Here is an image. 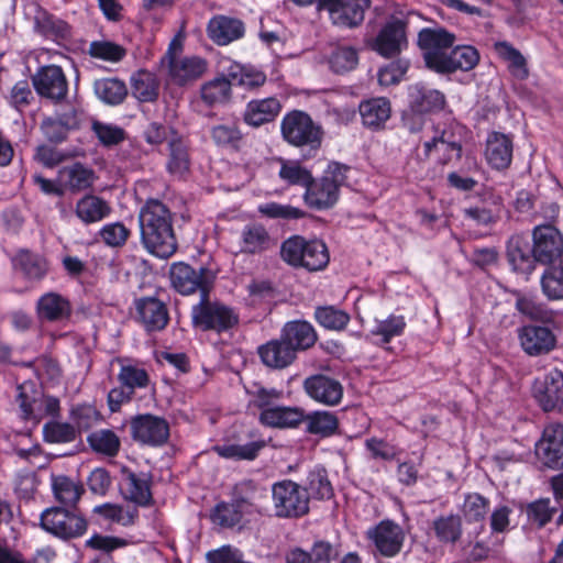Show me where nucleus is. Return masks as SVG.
I'll return each instance as SVG.
<instances>
[{
	"mask_svg": "<svg viewBox=\"0 0 563 563\" xmlns=\"http://www.w3.org/2000/svg\"><path fill=\"white\" fill-rule=\"evenodd\" d=\"M139 220L142 242L151 254L167 258L176 252L172 213L164 203L148 200L141 209Z\"/></svg>",
	"mask_w": 563,
	"mask_h": 563,
	"instance_id": "f257e3e1",
	"label": "nucleus"
},
{
	"mask_svg": "<svg viewBox=\"0 0 563 563\" xmlns=\"http://www.w3.org/2000/svg\"><path fill=\"white\" fill-rule=\"evenodd\" d=\"M283 139L296 147L318 150L323 139V130L311 117L300 110H294L284 115L280 122Z\"/></svg>",
	"mask_w": 563,
	"mask_h": 563,
	"instance_id": "f03ea898",
	"label": "nucleus"
},
{
	"mask_svg": "<svg viewBox=\"0 0 563 563\" xmlns=\"http://www.w3.org/2000/svg\"><path fill=\"white\" fill-rule=\"evenodd\" d=\"M282 258L292 266H301L308 271H319L329 263L327 246L319 240L307 241L295 235L287 239L280 249Z\"/></svg>",
	"mask_w": 563,
	"mask_h": 563,
	"instance_id": "7ed1b4c3",
	"label": "nucleus"
},
{
	"mask_svg": "<svg viewBox=\"0 0 563 563\" xmlns=\"http://www.w3.org/2000/svg\"><path fill=\"white\" fill-rule=\"evenodd\" d=\"M256 486L252 481H244L235 485L232 503L217 505L211 514L214 525L231 528L240 523L244 515L256 511L254 497Z\"/></svg>",
	"mask_w": 563,
	"mask_h": 563,
	"instance_id": "20e7f679",
	"label": "nucleus"
},
{
	"mask_svg": "<svg viewBox=\"0 0 563 563\" xmlns=\"http://www.w3.org/2000/svg\"><path fill=\"white\" fill-rule=\"evenodd\" d=\"M454 43L455 35L442 27H427L418 35V44L427 67L441 74H448L450 51Z\"/></svg>",
	"mask_w": 563,
	"mask_h": 563,
	"instance_id": "39448f33",
	"label": "nucleus"
},
{
	"mask_svg": "<svg viewBox=\"0 0 563 563\" xmlns=\"http://www.w3.org/2000/svg\"><path fill=\"white\" fill-rule=\"evenodd\" d=\"M274 510L277 517H299L308 512L309 496L307 489L291 481L275 483L272 487Z\"/></svg>",
	"mask_w": 563,
	"mask_h": 563,
	"instance_id": "423d86ee",
	"label": "nucleus"
},
{
	"mask_svg": "<svg viewBox=\"0 0 563 563\" xmlns=\"http://www.w3.org/2000/svg\"><path fill=\"white\" fill-rule=\"evenodd\" d=\"M42 528L64 540L81 537L87 531L86 519L76 511L60 507L45 509L41 515Z\"/></svg>",
	"mask_w": 563,
	"mask_h": 563,
	"instance_id": "0eeeda50",
	"label": "nucleus"
},
{
	"mask_svg": "<svg viewBox=\"0 0 563 563\" xmlns=\"http://www.w3.org/2000/svg\"><path fill=\"white\" fill-rule=\"evenodd\" d=\"M194 324L201 330H214L218 333L225 332L236 325L238 314L228 306L201 298L199 303L192 307Z\"/></svg>",
	"mask_w": 563,
	"mask_h": 563,
	"instance_id": "6e6552de",
	"label": "nucleus"
},
{
	"mask_svg": "<svg viewBox=\"0 0 563 563\" xmlns=\"http://www.w3.org/2000/svg\"><path fill=\"white\" fill-rule=\"evenodd\" d=\"M214 278V272L205 266L195 269L184 262H178L170 267L172 285L183 295H190L199 290L201 298H205Z\"/></svg>",
	"mask_w": 563,
	"mask_h": 563,
	"instance_id": "1a4fd4ad",
	"label": "nucleus"
},
{
	"mask_svg": "<svg viewBox=\"0 0 563 563\" xmlns=\"http://www.w3.org/2000/svg\"><path fill=\"white\" fill-rule=\"evenodd\" d=\"M532 395L543 411L563 409V372L552 368L537 377L532 385Z\"/></svg>",
	"mask_w": 563,
	"mask_h": 563,
	"instance_id": "9d476101",
	"label": "nucleus"
},
{
	"mask_svg": "<svg viewBox=\"0 0 563 563\" xmlns=\"http://www.w3.org/2000/svg\"><path fill=\"white\" fill-rule=\"evenodd\" d=\"M369 45L383 57L389 58L400 54L408 45L406 21L399 16H391L384 23Z\"/></svg>",
	"mask_w": 563,
	"mask_h": 563,
	"instance_id": "9b49d317",
	"label": "nucleus"
},
{
	"mask_svg": "<svg viewBox=\"0 0 563 563\" xmlns=\"http://www.w3.org/2000/svg\"><path fill=\"white\" fill-rule=\"evenodd\" d=\"M369 7V0H320L319 9L327 11L332 23L340 27L360 25Z\"/></svg>",
	"mask_w": 563,
	"mask_h": 563,
	"instance_id": "f8f14e48",
	"label": "nucleus"
},
{
	"mask_svg": "<svg viewBox=\"0 0 563 563\" xmlns=\"http://www.w3.org/2000/svg\"><path fill=\"white\" fill-rule=\"evenodd\" d=\"M532 253L537 262L551 265L563 257V236L552 225H539L532 232Z\"/></svg>",
	"mask_w": 563,
	"mask_h": 563,
	"instance_id": "ddd939ff",
	"label": "nucleus"
},
{
	"mask_svg": "<svg viewBox=\"0 0 563 563\" xmlns=\"http://www.w3.org/2000/svg\"><path fill=\"white\" fill-rule=\"evenodd\" d=\"M119 486L124 499L142 507L151 505L152 493L148 474L144 472L136 473L128 467H122Z\"/></svg>",
	"mask_w": 563,
	"mask_h": 563,
	"instance_id": "4468645a",
	"label": "nucleus"
},
{
	"mask_svg": "<svg viewBox=\"0 0 563 563\" xmlns=\"http://www.w3.org/2000/svg\"><path fill=\"white\" fill-rule=\"evenodd\" d=\"M537 454L551 468H563V426L551 423L537 443Z\"/></svg>",
	"mask_w": 563,
	"mask_h": 563,
	"instance_id": "2eb2a0df",
	"label": "nucleus"
},
{
	"mask_svg": "<svg viewBox=\"0 0 563 563\" xmlns=\"http://www.w3.org/2000/svg\"><path fill=\"white\" fill-rule=\"evenodd\" d=\"M368 539L377 551L385 556H395L402 548L405 532L393 521L384 520L367 531Z\"/></svg>",
	"mask_w": 563,
	"mask_h": 563,
	"instance_id": "dca6fc26",
	"label": "nucleus"
},
{
	"mask_svg": "<svg viewBox=\"0 0 563 563\" xmlns=\"http://www.w3.org/2000/svg\"><path fill=\"white\" fill-rule=\"evenodd\" d=\"M131 430L136 441L153 446L165 443L169 435L167 422L152 415L134 418L131 422Z\"/></svg>",
	"mask_w": 563,
	"mask_h": 563,
	"instance_id": "f3484780",
	"label": "nucleus"
},
{
	"mask_svg": "<svg viewBox=\"0 0 563 563\" xmlns=\"http://www.w3.org/2000/svg\"><path fill=\"white\" fill-rule=\"evenodd\" d=\"M522 350L530 356L548 354L556 346V336L547 327L525 325L518 332Z\"/></svg>",
	"mask_w": 563,
	"mask_h": 563,
	"instance_id": "a211bd4d",
	"label": "nucleus"
},
{
	"mask_svg": "<svg viewBox=\"0 0 563 563\" xmlns=\"http://www.w3.org/2000/svg\"><path fill=\"white\" fill-rule=\"evenodd\" d=\"M35 90L49 99L60 100L67 93V81L60 67H42L33 77Z\"/></svg>",
	"mask_w": 563,
	"mask_h": 563,
	"instance_id": "6ab92c4d",
	"label": "nucleus"
},
{
	"mask_svg": "<svg viewBox=\"0 0 563 563\" xmlns=\"http://www.w3.org/2000/svg\"><path fill=\"white\" fill-rule=\"evenodd\" d=\"M303 387L313 400L327 406L338 405L343 397L342 385L338 380L324 375L307 378Z\"/></svg>",
	"mask_w": 563,
	"mask_h": 563,
	"instance_id": "aec40b11",
	"label": "nucleus"
},
{
	"mask_svg": "<svg viewBox=\"0 0 563 563\" xmlns=\"http://www.w3.org/2000/svg\"><path fill=\"white\" fill-rule=\"evenodd\" d=\"M207 70V62L198 56L170 57L168 60L169 79L176 85H186L198 79Z\"/></svg>",
	"mask_w": 563,
	"mask_h": 563,
	"instance_id": "412c9836",
	"label": "nucleus"
},
{
	"mask_svg": "<svg viewBox=\"0 0 563 563\" xmlns=\"http://www.w3.org/2000/svg\"><path fill=\"white\" fill-rule=\"evenodd\" d=\"M280 111L282 103L276 97L253 99L246 103L243 120L247 125L258 128L273 122Z\"/></svg>",
	"mask_w": 563,
	"mask_h": 563,
	"instance_id": "4be33fe9",
	"label": "nucleus"
},
{
	"mask_svg": "<svg viewBox=\"0 0 563 563\" xmlns=\"http://www.w3.org/2000/svg\"><path fill=\"white\" fill-rule=\"evenodd\" d=\"M137 317L147 331L163 330L168 323V312L165 305L153 297L135 301Z\"/></svg>",
	"mask_w": 563,
	"mask_h": 563,
	"instance_id": "5701e85b",
	"label": "nucleus"
},
{
	"mask_svg": "<svg viewBox=\"0 0 563 563\" xmlns=\"http://www.w3.org/2000/svg\"><path fill=\"white\" fill-rule=\"evenodd\" d=\"M512 141L503 133L493 132L486 140L485 158L495 169H506L512 161Z\"/></svg>",
	"mask_w": 563,
	"mask_h": 563,
	"instance_id": "b1692460",
	"label": "nucleus"
},
{
	"mask_svg": "<svg viewBox=\"0 0 563 563\" xmlns=\"http://www.w3.org/2000/svg\"><path fill=\"white\" fill-rule=\"evenodd\" d=\"M19 404L22 417L25 420H33L37 423L45 416H55L59 410V401L54 397H44L42 399L30 398L25 394V387H19Z\"/></svg>",
	"mask_w": 563,
	"mask_h": 563,
	"instance_id": "393cba45",
	"label": "nucleus"
},
{
	"mask_svg": "<svg viewBox=\"0 0 563 563\" xmlns=\"http://www.w3.org/2000/svg\"><path fill=\"white\" fill-rule=\"evenodd\" d=\"M208 36L218 45H228L244 35V24L239 19L224 15L212 18L207 27Z\"/></svg>",
	"mask_w": 563,
	"mask_h": 563,
	"instance_id": "a878e982",
	"label": "nucleus"
},
{
	"mask_svg": "<svg viewBox=\"0 0 563 563\" xmlns=\"http://www.w3.org/2000/svg\"><path fill=\"white\" fill-rule=\"evenodd\" d=\"M409 103L416 112H433L444 108L445 97L440 90L416 84L409 88Z\"/></svg>",
	"mask_w": 563,
	"mask_h": 563,
	"instance_id": "bb28decb",
	"label": "nucleus"
},
{
	"mask_svg": "<svg viewBox=\"0 0 563 563\" xmlns=\"http://www.w3.org/2000/svg\"><path fill=\"white\" fill-rule=\"evenodd\" d=\"M60 186L66 191L78 192L88 189L95 181V173L80 163H74L58 170Z\"/></svg>",
	"mask_w": 563,
	"mask_h": 563,
	"instance_id": "cd10ccee",
	"label": "nucleus"
},
{
	"mask_svg": "<svg viewBox=\"0 0 563 563\" xmlns=\"http://www.w3.org/2000/svg\"><path fill=\"white\" fill-rule=\"evenodd\" d=\"M258 355L262 362L272 368L287 367L296 358L294 347L283 336H280V340H272L260 346Z\"/></svg>",
	"mask_w": 563,
	"mask_h": 563,
	"instance_id": "c85d7f7f",
	"label": "nucleus"
},
{
	"mask_svg": "<svg viewBox=\"0 0 563 563\" xmlns=\"http://www.w3.org/2000/svg\"><path fill=\"white\" fill-rule=\"evenodd\" d=\"M274 245L275 241L262 224H249L241 231L240 251L242 253L257 254L269 250Z\"/></svg>",
	"mask_w": 563,
	"mask_h": 563,
	"instance_id": "c756f323",
	"label": "nucleus"
},
{
	"mask_svg": "<svg viewBox=\"0 0 563 563\" xmlns=\"http://www.w3.org/2000/svg\"><path fill=\"white\" fill-rule=\"evenodd\" d=\"M303 418L305 416L301 409L277 405L258 415V420L263 426L280 429L295 428L301 423Z\"/></svg>",
	"mask_w": 563,
	"mask_h": 563,
	"instance_id": "7c9ffc66",
	"label": "nucleus"
},
{
	"mask_svg": "<svg viewBox=\"0 0 563 563\" xmlns=\"http://www.w3.org/2000/svg\"><path fill=\"white\" fill-rule=\"evenodd\" d=\"M77 218L85 224L97 223L111 213L110 205L95 195H86L80 198L75 207Z\"/></svg>",
	"mask_w": 563,
	"mask_h": 563,
	"instance_id": "2f4dec72",
	"label": "nucleus"
},
{
	"mask_svg": "<svg viewBox=\"0 0 563 563\" xmlns=\"http://www.w3.org/2000/svg\"><path fill=\"white\" fill-rule=\"evenodd\" d=\"M13 266L26 279L40 280L48 272V263L42 255L21 250L13 258Z\"/></svg>",
	"mask_w": 563,
	"mask_h": 563,
	"instance_id": "473e14b6",
	"label": "nucleus"
},
{
	"mask_svg": "<svg viewBox=\"0 0 563 563\" xmlns=\"http://www.w3.org/2000/svg\"><path fill=\"white\" fill-rule=\"evenodd\" d=\"M507 257L512 269L519 274L529 275L534 271L537 260L532 249L520 238H511L507 246Z\"/></svg>",
	"mask_w": 563,
	"mask_h": 563,
	"instance_id": "72a5a7b5",
	"label": "nucleus"
},
{
	"mask_svg": "<svg viewBox=\"0 0 563 563\" xmlns=\"http://www.w3.org/2000/svg\"><path fill=\"white\" fill-rule=\"evenodd\" d=\"M283 339L294 347V352L307 350L317 341L313 327L306 321H292L286 323L282 333Z\"/></svg>",
	"mask_w": 563,
	"mask_h": 563,
	"instance_id": "f704fd0d",
	"label": "nucleus"
},
{
	"mask_svg": "<svg viewBox=\"0 0 563 563\" xmlns=\"http://www.w3.org/2000/svg\"><path fill=\"white\" fill-rule=\"evenodd\" d=\"M362 122L369 129H379L390 118V103L386 98H373L363 101L360 107Z\"/></svg>",
	"mask_w": 563,
	"mask_h": 563,
	"instance_id": "c9c22d12",
	"label": "nucleus"
},
{
	"mask_svg": "<svg viewBox=\"0 0 563 563\" xmlns=\"http://www.w3.org/2000/svg\"><path fill=\"white\" fill-rule=\"evenodd\" d=\"M338 194L339 190L335 189L334 183L322 177L319 181L311 180L307 185L305 200L310 207L324 209L334 205Z\"/></svg>",
	"mask_w": 563,
	"mask_h": 563,
	"instance_id": "e433bc0d",
	"label": "nucleus"
},
{
	"mask_svg": "<svg viewBox=\"0 0 563 563\" xmlns=\"http://www.w3.org/2000/svg\"><path fill=\"white\" fill-rule=\"evenodd\" d=\"M37 314L47 321H58L70 314L69 301L56 292H47L37 301Z\"/></svg>",
	"mask_w": 563,
	"mask_h": 563,
	"instance_id": "4c0bfd02",
	"label": "nucleus"
},
{
	"mask_svg": "<svg viewBox=\"0 0 563 563\" xmlns=\"http://www.w3.org/2000/svg\"><path fill=\"white\" fill-rule=\"evenodd\" d=\"M34 27L36 32L52 41L64 40L69 35L68 24L44 10L36 11Z\"/></svg>",
	"mask_w": 563,
	"mask_h": 563,
	"instance_id": "58836bf2",
	"label": "nucleus"
},
{
	"mask_svg": "<svg viewBox=\"0 0 563 563\" xmlns=\"http://www.w3.org/2000/svg\"><path fill=\"white\" fill-rule=\"evenodd\" d=\"M52 489L55 499L65 506H75L85 492L81 484L64 475L52 476Z\"/></svg>",
	"mask_w": 563,
	"mask_h": 563,
	"instance_id": "ea45409f",
	"label": "nucleus"
},
{
	"mask_svg": "<svg viewBox=\"0 0 563 563\" xmlns=\"http://www.w3.org/2000/svg\"><path fill=\"white\" fill-rule=\"evenodd\" d=\"M404 316L390 314L386 319L375 320L371 335L376 338L379 345L388 344L394 338L400 336L406 329Z\"/></svg>",
	"mask_w": 563,
	"mask_h": 563,
	"instance_id": "a19ab883",
	"label": "nucleus"
},
{
	"mask_svg": "<svg viewBox=\"0 0 563 563\" xmlns=\"http://www.w3.org/2000/svg\"><path fill=\"white\" fill-rule=\"evenodd\" d=\"M423 146L427 157H434L443 164L460 157L461 153L460 145L453 141L446 140L444 133L437 134L431 140L426 141Z\"/></svg>",
	"mask_w": 563,
	"mask_h": 563,
	"instance_id": "79ce46f5",
	"label": "nucleus"
},
{
	"mask_svg": "<svg viewBox=\"0 0 563 563\" xmlns=\"http://www.w3.org/2000/svg\"><path fill=\"white\" fill-rule=\"evenodd\" d=\"M496 54L508 64V69L518 79L528 77L526 58L508 42H497L494 45Z\"/></svg>",
	"mask_w": 563,
	"mask_h": 563,
	"instance_id": "37998d69",
	"label": "nucleus"
},
{
	"mask_svg": "<svg viewBox=\"0 0 563 563\" xmlns=\"http://www.w3.org/2000/svg\"><path fill=\"white\" fill-rule=\"evenodd\" d=\"M232 80L217 77L201 87V98L209 106L223 104L231 99Z\"/></svg>",
	"mask_w": 563,
	"mask_h": 563,
	"instance_id": "c03bdc74",
	"label": "nucleus"
},
{
	"mask_svg": "<svg viewBox=\"0 0 563 563\" xmlns=\"http://www.w3.org/2000/svg\"><path fill=\"white\" fill-rule=\"evenodd\" d=\"M227 76L232 82L247 89L257 88L266 81V76L263 71L238 63H232L228 67Z\"/></svg>",
	"mask_w": 563,
	"mask_h": 563,
	"instance_id": "a18cd8bd",
	"label": "nucleus"
},
{
	"mask_svg": "<svg viewBox=\"0 0 563 563\" xmlns=\"http://www.w3.org/2000/svg\"><path fill=\"white\" fill-rule=\"evenodd\" d=\"M95 92L104 103L119 104L126 97L128 89L122 80L117 78H103L96 80Z\"/></svg>",
	"mask_w": 563,
	"mask_h": 563,
	"instance_id": "49530a36",
	"label": "nucleus"
},
{
	"mask_svg": "<svg viewBox=\"0 0 563 563\" xmlns=\"http://www.w3.org/2000/svg\"><path fill=\"white\" fill-rule=\"evenodd\" d=\"M479 62L477 49L471 45H457L450 51L448 74L456 70L467 71Z\"/></svg>",
	"mask_w": 563,
	"mask_h": 563,
	"instance_id": "de8ad7c7",
	"label": "nucleus"
},
{
	"mask_svg": "<svg viewBox=\"0 0 563 563\" xmlns=\"http://www.w3.org/2000/svg\"><path fill=\"white\" fill-rule=\"evenodd\" d=\"M132 95L142 102H150L157 97L155 76L146 70L135 73L131 78Z\"/></svg>",
	"mask_w": 563,
	"mask_h": 563,
	"instance_id": "09e8293b",
	"label": "nucleus"
},
{
	"mask_svg": "<svg viewBox=\"0 0 563 563\" xmlns=\"http://www.w3.org/2000/svg\"><path fill=\"white\" fill-rule=\"evenodd\" d=\"M93 512L101 516L104 520L121 526H131L135 522L139 511L136 508H125L117 504H103L96 506Z\"/></svg>",
	"mask_w": 563,
	"mask_h": 563,
	"instance_id": "8fccbe9b",
	"label": "nucleus"
},
{
	"mask_svg": "<svg viewBox=\"0 0 563 563\" xmlns=\"http://www.w3.org/2000/svg\"><path fill=\"white\" fill-rule=\"evenodd\" d=\"M87 441L96 453L106 456H115L121 446L119 437L107 429L93 431L88 435Z\"/></svg>",
	"mask_w": 563,
	"mask_h": 563,
	"instance_id": "3c124183",
	"label": "nucleus"
},
{
	"mask_svg": "<svg viewBox=\"0 0 563 563\" xmlns=\"http://www.w3.org/2000/svg\"><path fill=\"white\" fill-rule=\"evenodd\" d=\"M265 445L264 441H253L245 444H222L216 445L213 451L222 457L233 460H254L260 450Z\"/></svg>",
	"mask_w": 563,
	"mask_h": 563,
	"instance_id": "603ef678",
	"label": "nucleus"
},
{
	"mask_svg": "<svg viewBox=\"0 0 563 563\" xmlns=\"http://www.w3.org/2000/svg\"><path fill=\"white\" fill-rule=\"evenodd\" d=\"M169 151L168 170L174 175H184L189 168L187 146L175 133L170 135Z\"/></svg>",
	"mask_w": 563,
	"mask_h": 563,
	"instance_id": "864d4df0",
	"label": "nucleus"
},
{
	"mask_svg": "<svg viewBox=\"0 0 563 563\" xmlns=\"http://www.w3.org/2000/svg\"><path fill=\"white\" fill-rule=\"evenodd\" d=\"M307 429L310 433L329 437L339 426L336 416L329 411H316L307 416Z\"/></svg>",
	"mask_w": 563,
	"mask_h": 563,
	"instance_id": "5fc2aeb1",
	"label": "nucleus"
},
{
	"mask_svg": "<svg viewBox=\"0 0 563 563\" xmlns=\"http://www.w3.org/2000/svg\"><path fill=\"white\" fill-rule=\"evenodd\" d=\"M314 317L320 325L330 330H341L350 321V316L346 312L333 306L317 308Z\"/></svg>",
	"mask_w": 563,
	"mask_h": 563,
	"instance_id": "6e6d98bb",
	"label": "nucleus"
},
{
	"mask_svg": "<svg viewBox=\"0 0 563 563\" xmlns=\"http://www.w3.org/2000/svg\"><path fill=\"white\" fill-rule=\"evenodd\" d=\"M307 489L316 498L324 499L332 496L333 488L323 467H316L309 473Z\"/></svg>",
	"mask_w": 563,
	"mask_h": 563,
	"instance_id": "4d7b16f0",
	"label": "nucleus"
},
{
	"mask_svg": "<svg viewBox=\"0 0 563 563\" xmlns=\"http://www.w3.org/2000/svg\"><path fill=\"white\" fill-rule=\"evenodd\" d=\"M437 537L444 542H455L461 536V519L456 515L440 517L433 522Z\"/></svg>",
	"mask_w": 563,
	"mask_h": 563,
	"instance_id": "13d9d810",
	"label": "nucleus"
},
{
	"mask_svg": "<svg viewBox=\"0 0 563 563\" xmlns=\"http://www.w3.org/2000/svg\"><path fill=\"white\" fill-rule=\"evenodd\" d=\"M89 54L95 58L117 63L125 56L126 51L113 42L95 41L90 44Z\"/></svg>",
	"mask_w": 563,
	"mask_h": 563,
	"instance_id": "bf43d9fd",
	"label": "nucleus"
},
{
	"mask_svg": "<svg viewBox=\"0 0 563 563\" xmlns=\"http://www.w3.org/2000/svg\"><path fill=\"white\" fill-rule=\"evenodd\" d=\"M489 509V500L477 493L468 494L463 504V514L468 521L485 519Z\"/></svg>",
	"mask_w": 563,
	"mask_h": 563,
	"instance_id": "052dcab7",
	"label": "nucleus"
},
{
	"mask_svg": "<svg viewBox=\"0 0 563 563\" xmlns=\"http://www.w3.org/2000/svg\"><path fill=\"white\" fill-rule=\"evenodd\" d=\"M279 177L291 185L307 186L311 181V174L298 162L280 159Z\"/></svg>",
	"mask_w": 563,
	"mask_h": 563,
	"instance_id": "680f3d73",
	"label": "nucleus"
},
{
	"mask_svg": "<svg viewBox=\"0 0 563 563\" xmlns=\"http://www.w3.org/2000/svg\"><path fill=\"white\" fill-rule=\"evenodd\" d=\"M44 439L51 443H67L76 438V429L69 423L52 421L43 428Z\"/></svg>",
	"mask_w": 563,
	"mask_h": 563,
	"instance_id": "e2e57ef3",
	"label": "nucleus"
},
{
	"mask_svg": "<svg viewBox=\"0 0 563 563\" xmlns=\"http://www.w3.org/2000/svg\"><path fill=\"white\" fill-rule=\"evenodd\" d=\"M247 393L250 396L249 409H257L260 412L273 408L282 395L280 391H277L276 389H267L264 387H256Z\"/></svg>",
	"mask_w": 563,
	"mask_h": 563,
	"instance_id": "0e129e2a",
	"label": "nucleus"
},
{
	"mask_svg": "<svg viewBox=\"0 0 563 563\" xmlns=\"http://www.w3.org/2000/svg\"><path fill=\"white\" fill-rule=\"evenodd\" d=\"M357 53L352 47H338L330 56L329 65L335 73L352 70L357 65Z\"/></svg>",
	"mask_w": 563,
	"mask_h": 563,
	"instance_id": "69168bd1",
	"label": "nucleus"
},
{
	"mask_svg": "<svg viewBox=\"0 0 563 563\" xmlns=\"http://www.w3.org/2000/svg\"><path fill=\"white\" fill-rule=\"evenodd\" d=\"M99 235L106 245L119 247L126 242L130 231L123 223L113 222L103 225L99 231Z\"/></svg>",
	"mask_w": 563,
	"mask_h": 563,
	"instance_id": "338daca9",
	"label": "nucleus"
},
{
	"mask_svg": "<svg viewBox=\"0 0 563 563\" xmlns=\"http://www.w3.org/2000/svg\"><path fill=\"white\" fill-rule=\"evenodd\" d=\"M118 378L121 384L131 391L135 388H143L148 383V376L145 369L133 365H123Z\"/></svg>",
	"mask_w": 563,
	"mask_h": 563,
	"instance_id": "774afa93",
	"label": "nucleus"
}]
</instances>
